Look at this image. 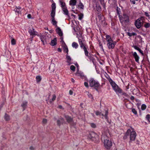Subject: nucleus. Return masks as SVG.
Returning a JSON list of instances; mask_svg holds the SVG:
<instances>
[{"label":"nucleus","instance_id":"1","mask_svg":"<svg viewBox=\"0 0 150 150\" xmlns=\"http://www.w3.org/2000/svg\"><path fill=\"white\" fill-rule=\"evenodd\" d=\"M109 134L108 130H106L102 133L101 140L104 141V146L107 149H110L112 146V142L109 140L108 135Z\"/></svg>","mask_w":150,"mask_h":150},{"label":"nucleus","instance_id":"2","mask_svg":"<svg viewBox=\"0 0 150 150\" xmlns=\"http://www.w3.org/2000/svg\"><path fill=\"white\" fill-rule=\"evenodd\" d=\"M108 79L113 89L116 93H121L122 92L121 89L119 88L117 85L114 81L109 77L108 78Z\"/></svg>","mask_w":150,"mask_h":150},{"label":"nucleus","instance_id":"3","mask_svg":"<svg viewBox=\"0 0 150 150\" xmlns=\"http://www.w3.org/2000/svg\"><path fill=\"white\" fill-rule=\"evenodd\" d=\"M125 135H129L130 140L131 142L134 141L135 139L137 134L133 128H131V129H128L125 133Z\"/></svg>","mask_w":150,"mask_h":150},{"label":"nucleus","instance_id":"4","mask_svg":"<svg viewBox=\"0 0 150 150\" xmlns=\"http://www.w3.org/2000/svg\"><path fill=\"white\" fill-rule=\"evenodd\" d=\"M89 86L91 87L97 89L100 86V84L99 82L93 78H91L88 81Z\"/></svg>","mask_w":150,"mask_h":150},{"label":"nucleus","instance_id":"5","mask_svg":"<svg viewBox=\"0 0 150 150\" xmlns=\"http://www.w3.org/2000/svg\"><path fill=\"white\" fill-rule=\"evenodd\" d=\"M107 42V45L109 49H113L115 46V43L112 39L110 36L107 35L105 36Z\"/></svg>","mask_w":150,"mask_h":150},{"label":"nucleus","instance_id":"6","mask_svg":"<svg viewBox=\"0 0 150 150\" xmlns=\"http://www.w3.org/2000/svg\"><path fill=\"white\" fill-rule=\"evenodd\" d=\"M100 134V133L97 134L94 132H91L88 135V138L95 142H97L99 140Z\"/></svg>","mask_w":150,"mask_h":150},{"label":"nucleus","instance_id":"7","mask_svg":"<svg viewBox=\"0 0 150 150\" xmlns=\"http://www.w3.org/2000/svg\"><path fill=\"white\" fill-rule=\"evenodd\" d=\"M120 22L122 24H127L129 21L128 16L126 14H123L122 16H119Z\"/></svg>","mask_w":150,"mask_h":150},{"label":"nucleus","instance_id":"8","mask_svg":"<svg viewBox=\"0 0 150 150\" xmlns=\"http://www.w3.org/2000/svg\"><path fill=\"white\" fill-rule=\"evenodd\" d=\"M144 22L143 18H139L135 22L134 24L137 29L140 28L143 25Z\"/></svg>","mask_w":150,"mask_h":150},{"label":"nucleus","instance_id":"9","mask_svg":"<svg viewBox=\"0 0 150 150\" xmlns=\"http://www.w3.org/2000/svg\"><path fill=\"white\" fill-rule=\"evenodd\" d=\"M80 47L81 49H83L84 51L85 55L87 57H88L90 59H92V57H89L88 55V52L87 50L86 45L83 43L79 44Z\"/></svg>","mask_w":150,"mask_h":150},{"label":"nucleus","instance_id":"10","mask_svg":"<svg viewBox=\"0 0 150 150\" xmlns=\"http://www.w3.org/2000/svg\"><path fill=\"white\" fill-rule=\"evenodd\" d=\"M77 37L78 39V42L79 44L84 42V39L82 36V33H79V34H76Z\"/></svg>","mask_w":150,"mask_h":150},{"label":"nucleus","instance_id":"11","mask_svg":"<svg viewBox=\"0 0 150 150\" xmlns=\"http://www.w3.org/2000/svg\"><path fill=\"white\" fill-rule=\"evenodd\" d=\"M75 75L78 76H79L81 78L83 79L86 78V76L84 75L83 73L79 70H77V72L75 73Z\"/></svg>","mask_w":150,"mask_h":150},{"label":"nucleus","instance_id":"12","mask_svg":"<svg viewBox=\"0 0 150 150\" xmlns=\"http://www.w3.org/2000/svg\"><path fill=\"white\" fill-rule=\"evenodd\" d=\"M52 9L50 15H55L56 6L55 3H53L52 4Z\"/></svg>","mask_w":150,"mask_h":150},{"label":"nucleus","instance_id":"13","mask_svg":"<svg viewBox=\"0 0 150 150\" xmlns=\"http://www.w3.org/2000/svg\"><path fill=\"white\" fill-rule=\"evenodd\" d=\"M29 33L31 35H37L38 33L33 28L29 30Z\"/></svg>","mask_w":150,"mask_h":150},{"label":"nucleus","instance_id":"14","mask_svg":"<svg viewBox=\"0 0 150 150\" xmlns=\"http://www.w3.org/2000/svg\"><path fill=\"white\" fill-rule=\"evenodd\" d=\"M55 15H50L51 17L52 23L53 25L57 26V22L55 19L54 17Z\"/></svg>","mask_w":150,"mask_h":150},{"label":"nucleus","instance_id":"15","mask_svg":"<svg viewBox=\"0 0 150 150\" xmlns=\"http://www.w3.org/2000/svg\"><path fill=\"white\" fill-rule=\"evenodd\" d=\"M63 13L65 15L67 16H69V12L67 9V6L64 7L62 8Z\"/></svg>","mask_w":150,"mask_h":150},{"label":"nucleus","instance_id":"16","mask_svg":"<svg viewBox=\"0 0 150 150\" xmlns=\"http://www.w3.org/2000/svg\"><path fill=\"white\" fill-rule=\"evenodd\" d=\"M133 55L134 57L136 62L138 63L139 62V57L137 54L136 52H134L133 54Z\"/></svg>","mask_w":150,"mask_h":150},{"label":"nucleus","instance_id":"17","mask_svg":"<svg viewBox=\"0 0 150 150\" xmlns=\"http://www.w3.org/2000/svg\"><path fill=\"white\" fill-rule=\"evenodd\" d=\"M59 3L62 8L66 6L64 0H59Z\"/></svg>","mask_w":150,"mask_h":150},{"label":"nucleus","instance_id":"18","mask_svg":"<svg viewBox=\"0 0 150 150\" xmlns=\"http://www.w3.org/2000/svg\"><path fill=\"white\" fill-rule=\"evenodd\" d=\"M56 31L57 33L60 36L62 37L63 35V33L60 28L59 27H57L56 29Z\"/></svg>","mask_w":150,"mask_h":150},{"label":"nucleus","instance_id":"19","mask_svg":"<svg viewBox=\"0 0 150 150\" xmlns=\"http://www.w3.org/2000/svg\"><path fill=\"white\" fill-rule=\"evenodd\" d=\"M76 0H70L69 4L71 6H74L76 5Z\"/></svg>","mask_w":150,"mask_h":150},{"label":"nucleus","instance_id":"20","mask_svg":"<svg viewBox=\"0 0 150 150\" xmlns=\"http://www.w3.org/2000/svg\"><path fill=\"white\" fill-rule=\"evenodd\" d=\"M21 8L20 7L18 6L16 7L14 9V10L18 14L20 13L21 12Z\"/></svg>","mask_w":150,"mask_h":150},{"label":"nucleus","instance_id":"21","mask_svg":"<svg viewBox=\"0 0 150 150\" xmlns=\"http://www.w3.org/2000/svg\"><path fill=\"white\" fill-rule=\"evenodd\" d=\"M57 40L56 38H54L53 40H52L51 41L50 44L52 46H54L56 45L57 44Z\"/></svg>","mask_w":150,"mask_h":150},{"label":"nucleus","instance_id":"22","mask_svg":"<svg viewBox=\"0 0 150 150\" xmlns=\"http://www.w3.org/2000/svg\"><path fill=\"white\" fill-rule=\"evenodd\" d=\"M72 46L73 48L76 49L78 47L79 45L77 43L73 42L72 44Z\"/></svg>","mask_w":150,"mask_h":150},{"label":"nucleus","instance_id":"23","mask_svg":"<svg viewBox=\"0 0 150 150\" xmlns=\"http://www.w3.org/2000/svg\"><path fill=\"white\" fill-rule=\"evenodd\" d=\"M66 58L67 59V62L69 64H71V58L70 57V56L67 54L66 56Z\"/></svg>","mask_w":150,"mask_h":150},{"label":"nucleus","instance_id":"24","mask_svg":"<svg viewBox=\"0 0 150 150\" xmlns=\"http://www.w3.org/2000/svg\"><path fill=\"white\" fill-rule=\"evenodd\" d=\"M77 6L79 8H80L81 9H83L84 8V6L83 4L81 1L80 2Z\"/></svg>","mask_w":150,"mask_h":150},{"label":"nucleus","instance_id":"25","mask_svg":"<svg viewBox=\"0 0 150 150\" xmlns=\"http://www.w3.org/2000/svg\"><path fill=\"white\" fill-rule=\"evenodd\" d=\"M27 102L26 101H24L21 104V106L23 108L24 110L26 108Z\"/></svg>","mask_w":150,"mask_h":150},{"label":"nucleus","instance_id":"26","mask_svg":"<svg viewBox=\"0 0 150 150\" xmlns=\"http://www.w3.org/2000/svg\"><path fill=\"white\" fill-rule=\"evenodd\" d=\"M65 117L68 122H70L72 121V119L70 117L68 116H66Z\"/></svg>","mask_w":150,"mask_h":150},{"label":"nucleus","instance_id":"27","mask_svg":"<svg viewBox=\"0 0 150 150\" xmlns=\"http://www.w3.org/2000/svg\"><path fill=\"white\" fill-rule=\"evenodd\" d=\"M64 122V120L63 118H61L60 120H57V124L58 125H60L62 123H63Z\"/></svg>","mask_w":150,"mask_h":150},{"label":"nucleus","instance_id":"28","mask_svg":"<svg viewBox=\"0 0 150 150\" xmlns=\"http://www.w3.org/2000/svg\"><path fill=\"white\" fill-rule=\"evenodd\" d=\"M101 115L103 116H104L105 118V119L108 120V111L107 110H105V114L104 115L103 114H101Z\"/></svg>","mask_w":150,"mask_h":150},{"label":"nucleus","instance_id":"29","mask_svg":"<svg viewBox=\"0 0 150 150\" xmlns=\"http://www.w3.org/2000/svg\"><path fill=\"white\" fill-rule=\"evenodd\" d=\"M144 27L146 28H149L150 27V23L145 22L144 25Z\"/></svg>","mask_w":150,"mask_h":150},{"label":"nucleus","instance_id":"30","mask_svg":"<svg viewBox=\"0 0 150 150\" xmlns=\"http://www.w3.org/2000/svg\"><path fill=\"white\" fill-rule=\"evenodd\" d=\"M36 81L37 82H38L40 81L41 80V77L40 76H36Z\"/></svg>","mask_w":150,"mask_h":150},{"label":"nucleus","instance_id":"31","mask_svg":"<svg viewBox=\"0 0 150 150\" xmlns=\"http://www.w3.org/2000/svg\"><path fill=\"white\" fill-rule=\"evenodd\" d=\"M127 35L128 36L130 37H131L133 36H134L136 35V34L134 33H127Z\"/></svg>","mask_w":150,"mask_h":150},{"label":"nucleus","instance_id":"32","mask_svg":"<svg viewBox=\"0 0 150 150\" xmlns=\"http://www.w3.org/2000/svg\"><path fill=\"white\" fill-rule=\"evenodd\" d=\"M96 9L98 11H100L101 10V7L99 4H96Z\"/></svg>","mask_w":150,"mask_h":150},{"label":"nucleus","instance_id":"33","mask_svg":"<svg viewBox=\"0 0 150 150\" xmlns=\"http://www.w3.org/2000/svg\"><path fill=\"white\" fill-rule=\"evenodd\" d=\"M56 96L55 95H53L52 96V100H50V103H52V101L54 100L56 98Z\"/></svg>","mask_w":150,"mask_h":150},{"label":"nucleus","instance_id":"34","mask_svg":"<svg viewBox=\"0 0 150 150\" xmlns=\"http://www.w3.org/2000/svg\"><path fill=\"white\" fill-rule=\"evenodd\" d=\"M146 108V105L144 104H143L141 106V109L143 110H145Z\"/></svg>","mask_w":150,"mask_h":150},{"label":"nucleus","instance_id":"35","mask_svg":"<svg viewBox=\"0 0 150 150\" xmlns=\"http://www.w3.org/2000/svg\"><path fill=\"white\" fill-rule=\"evenodd\" d=\"M79 16V20H81L83 18V15L82 13H80L78 15Z\"/></svg>","mask_w":150,"mask_h":150},{"label":"nucleus","instance_id":"36","mask_svg":"<svg viewBox=\"0 0 150 150\" xmlns=\"http://www.w3.org/2000/svg\"><path fill=\"white\" fill-rule=\"evenodd\" d=\"M131 110L132 111L134 115H137V112L135 109L132 108Z\"/></svg>","mask_w":150,"mask_h":150},{"label":"nucleus","instance_id":"37","mask_svg":"<svg viewBox=\"0 0 150 150\" xmlns=\"http://www.w3.org/2000/svg\"><path fill=\"white\" fill-rule=\"evenodd\" d=\"M70 69L73 71H74L75 70V67L74 65H72L70 67Z\"/></svg>","mask_w":150,"mask_h":150},{"label":"nucleus","instance_id":"38","mask_svg":"<svg viewBox=\"0 0 150 150\" xmlns=\"http://www.w3.org/2000/svg\"><path fill=\"white\" fill-rule=\"evenodd\" d=\"M47 122V119L44 118L43 119L42 122L43 124L45 125L46 124Z\"/></svg>","mask_w":150,"mask_h":150},{"label":"nucleus","instance_id":"39","mask_svg":"<svg viewBox=\"0 0 150 150\" xmlns=\"http://www.w3.org/2000/svg\"><path fill=\"white\" fill-rule=\"evenodd\" d=\"M5 118L6 120L7 121H8L9 120V116L6 114L5 115Z\"/></svg>","mask_w":150,"mask_h":150},{"label":"nucleus","instance_id":"40","mask_svg":"<svg viewBox=\"0 0 150 150\" xmlns=\"http://www.w3.org/2000/svg\"><path fill=\"white\" fill-rule=\"evenodd\" d=\"M11 43L12 45H14L16 44V42L15 40L14 39H12L11 40Z\"/></svg>","mask_w":150,"mask_h":150},{"label":"nucleus","instance_id":"41","mask_svg":"<svg viewBox=\"0 0 150 150\" xmlns=\"http://www.w3.org/2000/svg\"><path fill=\"white\" fill-rule=\"evenodd\" d=\"M84 85L87 88H88L89 86L88 84V83L86 82H84Z\"/></svg>","mask_w":150,"mask_h":150},{"label":"nucleus","instance_id":"42","mask_svg":"<svg viewBox=\"0 0 150 150\" xmlns=\"http://www.w3.org/2000/svg\"><path fill=\"white\" fill-rule=\"evenodd\" d=\"M144 15L147 17H149L150 15L147 12H144Z\"/></svg>","mask_w":150,"mask_h":150},{"label":"nucleus","instance_id":"43","mask_svg":"<svg viewBox=\"0 0 150 150\" xmlns=\"http://www.w3.org/2000/svg\"><path fill=\"white\" fill-rule=\"evenodd\" d=\"M91 127L93 128H95L96 127V125L94 123H91Z\"/></svg>","mask_w":150,"mask_h":150},{"label":"nucleus","instance_id":"44","mask_svg":"<svg viewBox=\"0 0 150 150\" xmlns=\"http://www.w3.org/2000/svg\"><path fill=\"white\" fill-rule=\"evenodd\" d=\"M133 47L135 49L137 50L138 51L140 49V48L136 46H133Z\"/></svg>","mask_w":150,"mask_h":150},{"label":"nucleus","instance_id":"45","mask_svg":"<svg viewBox=\"0 0 150 150\" xmlns=\"http://www.w3.org/2000/svg\"><path fill=\"white\" fill-rule=\"evenodd\" d=\"M96 114L97 115H98L101 114V112L99 111H96Z\"/></svg>","mask_w":150,"mask_h":150},{"label":"nucleus","instance_id":"46","mask_svg":"<svg viewBox=\"0 0 150 150\" xmlns=\"http://www.w3.org/2000/svg\"><path fill=\"white\" fill-rule=\"evenodd\" d=\"M138 51L139 52L141 53L142 55H143V51H142L141 49H140Z\"/></svg>","mask_w":150,"mask_h":150},{"label":"nucleus","instance_id":"47","mask_svg":"<svg viewBox=\"0 0 150 150\" xmlns=\"http://www.w3.org/2000/svg\"><path fill=\"white\" fill-rule=\"evenodd\" d=\"M146 118V119H150V115L149 114L147 115Z\"/></svg>","mask_w":150,"mask_h":150},{"label":"nucleus","instance_id":"48","mask_svg":"<svg viewBox=\"0 0 150 150\" xmlns=\"http://www.w3.org/2000/svg\"><path fill=\"white\" fill-rule=\"evenodd\" d=\"M120 9L119 10L118 8H117V13L119 15V16L120 15Z\"/></svg>","mask_w":150,"mask_h":150},{"label":"nucleus","instance_id":"49","mask_svg":"<svg viewBox=\"0 0 150 150\" xmlns=\"http://www.w3.org/2000/svg\"><path fill=\"white\" fill-rule=\"evenodd\" d=\"M27 17L28 18H32L31 17V15L30 14H29L27 15Z\"/></svg>","mask_w":150,"mask_h":150},{"label":"nucleus","instance_id":"50","mask_svg":"<svg viewBox=\"0 0 150 150\" xmlns=\"http://www.w3.org/2000/svg\"><path fill=\"white\" fill-rule=\"evenodd\" d=\"M130 2H131L132 3V4H135V1L134 0H130Z\"/></svg>","mask_w":150,"mask_h":150},{"label":"nucleus","instance_id":"51","mask_svg":"<svg viewBox=\"0 0 150 150\" xmlns=\"http://www.w3.org/2000/svg\"><path fill=\"white\" fill-rule=\"evenodd\" d=\"M75 65L77 67V70H79V65L77 63H76L75 64Z\"/></svg>","mask_w":150,"mask_h":150},{"label":"nucleus","instance_id":"52","mask_svg":"<svg viewBox=\"0 0 150 150\" xmlns=\"http://www.w3.org/2000/svg\"><path fill=\"white\" fill-rule=\"evenodd\" d=\"M73 93V91L71 90H70L69 91V94L70 95H72Z\"/></svg>","mask_w":150,"mask_h":150},{"label":"nucleus","instance_id":"53","mask_svg":"<svg viewBox=\"0 0 150 150\" xmlns=\"http://www.w3.org/2000/svg\"><path fill=\"white\" fill-rule=\"evenodd\" d=\"M74 8H72V11L73 12V13H77V12L76 11H75V10H73Z\"/></svg>","mask_w":150,"mask_h":150},{"label":"nucleus","instance_id":"54","mask_svg":"<svg viewBox=\"0 0 150 150\" xmlns=\"http://www.w3.org/2000/svg\"><path fill=\"white\" fill-rule=\"evenodd\" d=\"M134 97L132 96L130 97V99L132 100H134Z\"/></svg>","mask_w":150,"mask_h":150},{"label":"nucleus","instance_id":"55","mask_svg":"<svg viewBox=\"0 0 150 150\" xmlns=\"http://www.w3.org/2000/svg\"><path fill=\"white\" fill-rule=\"evenodd\" d=\"M65 51H66V53H67V54H68V48H67L65 49Z\"/></svg>","mask_w":150,"mask_h":150},{"label":"nucleus","instance_id":"56","mask_svg":"<svg viewBox=\"0 0 150 150\" xmlns=\"http://www.w3.org/2000/svg\"><path fill=\"white\" fill-rule=\"evenodd\" d=\"M57 50L58 51L60 52H61L62 51L61 49L60 48H58Z\"/></svg>","mask_w":150,"mask_h":150},{"label":"nucleus","instance_id":"57","mask_svg":"<svg viewBox=\"0 0 150 150\" xmlns=\"http://www.w3.org/2000/svg\"><path fill=\"white\" fill-rule=\"evenodd\" d=\"M71 81L73 83H74L75 82V80L73 78L71 79Z\"/></svg>","mask_w":150,"mask_h":150},{"label":"nucleus","instance_id":"58","mask_svg":"<svg viewBox=\"0 0 150 150\" xmlns=\"http://www.w3.org/2000/svg\"><path fill=\"white\" fill-rule=\"evenodd\" d=\"M61 40H62V42H63L64 43V41H63V38L61 37Z\"/></svg>","mask_w":150,"mask_h":150},{"label":"nucleus","instance_id":"59","mask_svg":"<svg viewBox=\"0 0 150 150\" xmlns=\"http://www.w3.org/2000/svg\"><path fill=\"white\" fill-rule=\"evenodd\" d=\"M58 107L60 108H62V106L60 105Z\"/></svg>","mask_w":150,"mask_h":150},{"label":"nucleus","instance_id":"60","mask_svg":"<svg viewBox=\"0 0 150 150\" xmlns=\"http://www.w3.org/2000/svg\"><path fill=\"white\" fill-rule=\"evenodd\" d=\"M147 120L149 121V122L150 123V119H147Z\"/></svg>","mask_w":150,"mask_h":150},{"label":"nucleus","instance_id":"61","mask_svg":"<svg viewBox=\"0 0 150 150\" xmlns=\"http://www.w3.org/2000/svg\"><path fill=\"white\" fill-rule=\"evenodd\" d=\"M30 149H33V147L32 146H31L30 147Z\"/></svg>","mask_w":150,"mask_h":150},{"label":"nucleus","instance_id":"62","mask_svg":"<svg viewBox=\"0 0 150 150\" xmlns=\"http://www.w3.org/2000/svg\"><path fill=\"white\" fill-rule=\"evenodd\" d=\"M101 48L103 50V47L102 46H101Z\"/></svg>","mask_w":150,"mask_h":150},{"label":"nucleus","instance_id":"63","mask_svg":"<svg viewBox=\"0 0 150 150\" xmlns=\"http://www.w3.org/2000/svg\"><path fill=\"white\" fill-rule=\"evenodd\" d=\"M114 42L115 43V45L116 44V42L115 41V42Z\"/></svg>","mask_w":150,"mask_h":150},{"label":"nucleus","instance_id":"64","mask_svg":"<svg viewBox=\"0 0 150 150\" xmlns=\"http://www.w3.org/2000/svg\"><path fill=\"white\" fill-rule=\"evenodd\" d=\"M50 94H49V97L50 96Z\"/></svg>","mask_w":150,"mask_h":150}]
</instances>
